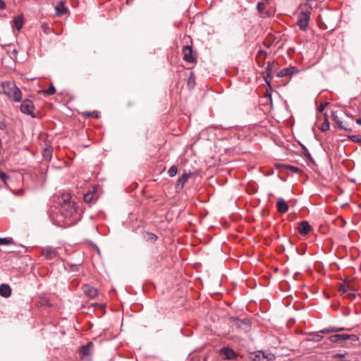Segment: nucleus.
Returning a JSON list of instances; mask_svg holds the SVG:
<instances>
[{
  "mask_svg": "<svg viewBox=\"0 0 361 361\" xmlns=\"http://www.w3.org/2000/svg\"><path fill=\"white\" fill-rule=\"evenodd\" d=\"M61 213L65 217H71L76 213L75 202L72 200L69 192H63L59 201Z\"/></svg>",
  "mask_w": 361,
  "mask_h": 361,
  "instance_id": "1",
  "label": "nucleus"
},
{
  "mask_svg": "<svg viewBox=\"0 0 361 361\" xmlns=\"http://www.w3.org/2000/svg\"><path fill=\"white\" fill-rule=\"evenodd\" d=\"M4 93L15 102H20L22 100V92L13 82L7 83Z\"/></svg>",
  "mask_w": 361,
  "mask_h": 361,
  "instance_id": "2",
  "label": "nucleus"
},
{
  "mask_svg": "<svg viewBox=\"0 0 361 361\" xmlns=\"http://www.w3.org/2000/svg\"><path fill=\"white\" fill-rule=\"evenodd\" d=\"M310 14L311 12L309 10L302 11L299 13L297 24L300 27V30L303 31L307 30L310 20Z\"/></svg>",
  "mask_w": 361,
  "mask_h": 361,
  "instance_id": "3",
  "label": "nucleus"
},
{
  "mask_svg": "<svg viewBox=\"0 0 361 361\" xmlns=\"http://www.w3.org/2000/svg\"><path fill=\"white\" fill-rule=\"evenodd\" d=\"M278 68V63L276 62H269L266 68L264 75V80L268 85H270L271 82L272 75L275 73Z\"/></svg>",
  "mask_w": 361,
  "mask_h": 361,
  "instance_id": "4",
  "label": "nucleus"
},
{
  "mask_svg": "<svg viewBox=\"0 0 361 361\" xmlns=\"http://www.w3.org/2000/svg\"><path fill=\"white\" fill-rule=\"evenodd\" d=\"M34 104L30 99H25L23 101L22 104L20 106V111L23 114H26L27 115H30L32 117L34 116Z\"/></svg>",
  "mask_w": 361,
  "mask_h": 361,
  "instance_id": "5",
  "label": "nucleus"
},
{
  "mask_svg": "<svg viewBox=\"0 0 361 361\" xmlns=\"http://www.w3.org/2000/svg\"><path fill=\"white\" fill-rule=\"evenodd\" d=\"M84 201L87 203H90L94 200L99 198L98 187L97 185L93 186L91 190L85 192L83 195Z\"/></svg>",
  "mask_w": 361,
  "mask_h": 361,
  "instance_id": "6",
  "label": "nucleus"
},
{
  "mask_svg": "<svg viewBox=\"0 0 361 361\" xmlns=\"http://www.w3.org/2000/svg\"><path fill=\"white\" fill-rule=\"evenodd\" d=\"M272 357V355L266 354L263 351H257L250 354V358L253 361H270Z\"/></svg>",
  "mask_w": 361,
  "mask_h": 361,
  "instance_id": "7",
  "label": "nucleus"
},
{
  "mask_svg": "<svg viewBox=\"0 0 361 361\" xmlns=\"http://www.w3.org/2000/svg\"><path fill=\"white\" fill-rule=\"evenodd\" d=\"M42 255L47 259H53L58 256V248H54L50 246L45 247L42 250Z\"/></svg>",
  "mask_w": 361,
  "mask_h": 361,
  "instance_id": "8",
  "label": "nucleus"
},
{
  "mask_svg": "<svg viewBox=\"0 0 361 361\" xmlns=\"http://www.w3.org/2000/svg\"><path fill=\"white\" fill-rule=\"evenodd\" d=\"M182 54L183 60L185 61L193 63L195 61V57L193 56L192 49L191 46H184L183 47Z\"/></svg>",
  "mask_w": 361,
  "mask_h": 361,
  "instance_id": "9",
  "label": "nucleus"
},
{
  "mask_svg": "<svg viewBox=\"0 0 361 361\" xmlns=\"http://www.w3.org/2000/svg\"><path fill=\"white\" fill-rule=\"evenodd\" d=\"M219 353L224 360H233L237 357L236 353L231 348H223Z\"/></svg>",
  "mask_w": 361,
  "mask_h": 361,
  "instance_id": "10",
  "label": "nucleus"
},
{
  "mask_svg": "<svg viewBox=\"0 0 361 361\" xmlns=\"http://www.w3.org/2000/svg\"><path fill=\"white\" fill-rule=\"evenodd\" d=\"M298 73V69L294 66H290L286 68L282 69L277 74L276 76L278 78H283L286 76H291Z\"/></svg>",
  "mask_w": 361,
  "mask_h": 361,
  "instance_id": "11",
  "label": "nucleus"
},
{
  "mask_svg": "<svg viewBox=\"0 0 361 361\" xmlns=\"http://www.w3.org/2000/svg\"><path fill=\"white\" fill-rule=\"evenodd\" d=\"M82 290L84 293L90 298H94L98 293L97 288H94L93 286H91L89 284H85L82 286Z\"/></svg>",
  "mask_w": 361,
  "mask_h": 361,
  "instance_id": "12",
  "label": "nucleus"
},
{
  "mask_svg": "<svg viewBox=\"0 0 361 361\" xmlns=\"http://www.w3.org/2000/svg\"><path fill=\"white\" fill-rule=\"evenodd\" d=\"M312 229V226L307 221H301L298 226V232L302 235H307Z\"/></svg>",
  "mask_w": 361,
  "mask_h": 361,
  "instance_id": "13",
  "label": "nucleus"
},
{
  "mask_svg": "<svg viewBox=\"0 0 361 361\" xmlns=\"http://www.w3.org/2000/svg\"><path fill=\"white\" fill-rule=\"evenodd\" d=\"M276 206L278 212L281 214H284L288 210V205L282 197L278 199Z\"/></svg>",
  "mask_w": 361,
  "mask_h": 361,
  "instance_id": "14",
  "label": "nucleus"
},
{
  "mask_svg": "<svg viewBox=\"0 0 361 361\" xmlns=\"http://www.w3.org/2000/svg\"><path fill=\"white\" fill-rule=\"evenodd\" d=\"M68 9L65 6L63 1H59L55 6V12L57 16H62L66 14Z\"/></svg>",
  "mask_w": 361,
  "mask_h": 361,
  "instance_id": "15",
  "label": "nucleus"
},
{
  "mask_svg": "<svg viewBox=\"0 0 361 361\" xmlns=\"http://www.w3.org/2000/svg\"><path fill=\"white\" fill-rule=\"evenodd\" d=\"M93 345L91 342H89L87 345L81 347L80 350V354L82 357L89 356L91 354Z\"/></svg>",
  "mask_w": 361,
  "mask_h": 361,
  "instance_id": "16",
  "label": "nucleus"
},
{
  "mask_svg": "<svg viewBox=\"0 0 361 361\" xmlns=\"http://www.w3.org/2000/svg\"><path fill=\"white\" fill-rule=\"evenodd\" d=\"M11 295V288L8 284L0 285V295L4 298H8Z\"/></svg>",
  "mask_w": 361,
  "mask_h": 361,
  "instance_id": "17",
  "label": "nucleus"
},
{
  "mask_svg": "<svg viewBox=\"0 0 361 361\" xmlns=\"http://www.w3.org/2000/svg\"><path fill=\"white\" fill-rule=\"evenodd\" d=\"M23 23L24 19L23 16H18L13 20V26L18 31L22 29Z\"/></svg>",
  "mask_w": 361,
  "mask_h": 361,
  "instance_id": "18",
  "label": "nucleus"
},
{
  "mask_svg": "<svg viewBox=\"0 0 361 361\" xmlns=\"http://www.w3.org/2000/svg\"><path fill=\"white\" fill-rule=\"evenodd\" d=\"M267 56V53L265 51L259 50L256 56V60L259 66H262L263 63Z\"/></svg>",
  "mask_w": 361,
  "mask_h": 361,
  "instance_id": "19",
  "label": "nucleus"
},
{
  "mask_svg": "<svg viewBox=\"0 0 361 361\" xmlns=\"http://www.w3.org/2000/svg\"><path fill=\"white\" fill-rule=\"evenodd\" d=\"M339 290L343 294H345V297H348L350 299H353L355 297V295L353 293H348V286L345 283L341 285V286L339 288Z\"/></svg>",
  "mask_w": 361,
  "mask_h": 361,
  "instance_id": "20",
  "label": "nucleus"
},
{
  "mask_svg": "<svg viewBox=\"0 0 361 361\" xmlns=\"http://www.w3.org/2000/svg\"><path fill=\"white\" fill-rule=\"evenodd\" d=\"M343 330H344V328H339V327L333 326V327H329V328L324 329L321 330L319 331V333H322V334H330V333L338 332V331H343Z\"/></svg>",
  "mask_w": 361,
  "mask_h": 361,
  "instance_id": "21",
  "label": "nucleus"
},
{
  "mask_svg": "<svg viewBox=\"0 0 361 361\" xmlns=\"http://www.w3.org/2000/svg\"><path fill=\"white\" fill-rule=\"evenodd\" d=\"M266 4L264 2H259L257 5V10L260 16L263 18L268 16V14L264 11Z\"/></svg>",
  "mask_w": 361,
  "mask_h": 361,
  "instance_id": "22",
  "label": "nucleus"
},
{
  "mask_svg": "<svg viewBox=\"0 0 361 361\" xmlns=\"http://www.w3.org/2000/svg\"><path fill=\"white\" fill-rule=\"evenodd\" d=\"M329 340L331 343H338L341 341H345L343 334H335L329 337Z\"/></svg>",
  "mask_w": 361,
  "mask_h": 361,
  "instance_id": "23",
  "label": "nucleus"
},
{
  "mask_svg": "<svg viewBox=\"0 0 361 361\" xmlns=\"http://www.w3.org/2000/svg\"><path fill=\"white\" fill-rule=\"evenodd\" d=\"M195 173H183L181 176V179L179 180H187L188 179H195L197 177Z\"/></svg>",
  "mask_w": 361,
  "mask_h": 361,
  "instance_id": "24",
  "label": "nucleus"
},
{
  "mask_svg": "<svg viewBox=\"0 0 361 361\" xmlns=\"http://www.w3.org/2000/svg\"><path fill=\"white\" fill-rule=\"evenodd\" d=\"M344 340H351L353 342L358 341L359 338L355 334H343Z\"/></svg>",
  "mask_w": 361,
  "mask_h": 361,
  "instance_id": "25",
  "label": "nucleus"
},
{
  "mask_svg": "<svg viewBox=\"0 0 361 361\" xmlns=\"http://www.w3.org/2000/svg\"><path fill=\"white\" fill-rule=\"evenodd\" d=\"M13 243L11 238H0V245H11Z\"/></svg>",
  "mask_w": 361,
  "mask_h": 361,
  "instance_id": "26",
  "label": "nucleus"
},
{
  "mask_svg": "<svg viewBox=\"0 0 361 361\" xmlns=\"http://www.w3.org/2000/svg\"><path fill=\"white\" fill-rule=\"evenodd\" d=\"M246 190L248 193H255L257 191V188L252 184V182H248L246 185Z\"/></svg>",
  "mask_w": 361,
  "mask_h": 361,
  "instance_id": "27",
  "label": "nucleus"
},
{
  "mask_svg": "<svg viewBox=\"0 0 361 361\" xmlns=\"http://www.w3.org/2000/svg\"><path fill=\"white\" fill-rule=\"evenodd\" d=\"M43 157L47 160L49 161L51 159V150L50 149H45L43 151Z\"/></svg>",
  "mask_w": 361,
  "mask_h": 361,
  "instance_id": "28",
  "label": "nucleus"
},
{
  "mask_svg": "<svg viewBox=\"0 0 361 361\" xmlns=\"http://www.w3.org/2000/svg\"><path fill=\"white\" fill-rule=\"evenodd\" d=\"M82 115L86 118H97V111H85L82 113Z\"/></svg>",
  "mask_w": 361,
  "mask_h": 361,
  "instance_id": "29",
  "label": "nucleus"
},
{
  "mask_svg": "<svg viewBox=\"0 0 361 361\" xmlns=\"http://www.w3.org/2000/svg\"><path fill=\"white\" fill-rule=\"evenodd\" d=\"M329 127H330L329 123L327 118H325V121H324V123L322 124V126L320 127V130L323 132H325L329 129Z\"/></svg>",
  "mask_w": 361,
  "mask_h": 361,
  "instance_id": "30",
  "label": "nucleus"
},
{
  "mask_svg": "<svg viewBox=\"0 0 361 361\" xmlns=\"http://www.w3.org/2000/svg\"><path fill=\"white\" fill-rule=\"evenodd\" d=\"M168 173L170 177H173L177 173V167L175 165H173L169 170L168 171Z\"/></svg>",
  "mask_w": 361,
  "mask_h": 361,
  "instance_id": "31",
  "label": "nucleus"
},
{
  "mask_svg": "<svg viewBox=\"0 0 361 361\" xmlns=\"http://www.w3.org/2000/svg\"><path fill=\"white\" fill-rule=\"evenodd\" d=\"M319 334L320 333L319 332L317 334H314L312 336V338H310L309 340L314 342L320 341L322 339L323 336H321Z\"/></svg>",
  "mask_w": 361,
  "mask_h": 361,
  "instance_id": "32",
  "label": "nucleus"
},
{
  "mask_svg": "<svg viewBox=\"0 0 361 361\" xmlns=\"http://www.w3.org/2000/svg\"><path fill=\"white\" fill-rule=\"evenodd\" d=\"M348 137L350 140H351L352 141H353L355 142H358V143L361 142V136H360V135H353L348 136Z\"/></svg>",
  "mask_w": 361,
  "mask_h": 361,
  "instance_id": "33",
  "label": "nucleus"
},
{
  "mask_svg": "<svg viewBox=\"0 0 361 361\" xmlns=\"http://www.w3.org/2000/svg\"><path fill=\"white\" fill-rule=\"evenodd\" d=\"M44 92L49 95H53L56 92L55 87L51 85L50 87L44 91Z\"/></svg>",
  "mask_w": 361,
  "mask_h": 361,
  "instance_id": "34",
  "label": "nucleus"
},
{
  "mask_svg": "<svg viewBox=\"0 0 361 361\" xmlns=\"http://www.w3.org/2000/svg\"><path fill=\"white\" fill-rule=\"evenodd\" d=\"M67 267H69V269L71 271H78L79 269V267L77 264H67Z\"/></svg>",
  "mask_w": 361,
  "mask_h": 361,
  "instance_id": "35",
  "label": "nucleus"
},
{
  "mask_svg": "<svg viewBox=\"0 0 361 361\" xmlns=\"http://www.w3.org/2000/svg\"><path fill=\"white\" fill-rule=\"evenodd\" d=\"M302 152L303 154H305V156L310 159H312V157H311V155H310V153L309 152L308 149L305 147H302Z\"/></svg>",
  "mask_w": 361,
  "mask_h": 361,
  "instance_id": "36",
  "label": "nucleus"
},
{
  "mask_svg": "<svg viewBox=\"0 0 361 361\" xmlns=\"http://www.w3.org/2000/svg\"><path fill=\"white\" fill-rule=\"evenodd\" d=\"M184 183L185 182H177L176 183V192L180 190L181 189H183V185H184Z\"/></svg>",
  "mask_w": 361,
  "mask_h": 361,
  "instance_id": "37",
  "label": "nucleus"
},
{
  "mask_svg": "<svg viewBox=\"0 0 361 361\" xmlns=\"http://www.w3.org/2000/svg\"><path fill=\"white\" fill-rule=\"evenodd\" d=\"M338 127L341 129H344L345 130H347V131H350V129L348 128L343 123L342 121H336Z\"/></svg>",
  "mask_w": 361,
  "mask_h": 361,
  "instance_id": "38",
  "label": "nucleus"
},
{
  "mask_svg": "<svg viewBox=\"0 0 361 361\" xmlns=\"http://www.w3.org/2000/svg\"><path fill=\"white\" fill-rule=\"evenodd\" d=\"M147 235L148 237V240H149L154 241L157 238V235L153 233H147Z\"/></svg>",
  "mask_w": 361,
  "mask_h": 361,
  "instance_id": "39",
  "label": "nucleus"
},
{
  "mask_svg": "<svg viewBox=\"0 0 361 361\" xmlns=\"http://www.w3.org/2000/svg\"><path fill=\"white\" fill-rule=\"evenodd\" d=\"M9 178V176L4 172L0 171V179L2 180H6Z\"/></svg>",
  "mask_w": 361,
  "mask_h": 361,
  "instance_id": "40",
  "label": "nucleus"
},
{
  "mask_svg": "<svg viewBox=\"0 0 361 361\" xmlns=\"http://www.w3.org/2000/svg\"><path fill=\"white\" fill-rule=\"evenodd\" d=\"M345 357V354H342V353H336V354H334L332 355V357L336 359V358H343Z\"/></svg>",
  "mask_w": 361,
  "mask_h": 361,
  "instance_id": "41",
  "label": "nucleus"
},
{
  "mask_svg": "<svg viewBox=\"0 0 361 361\" xmlns=\"http://www.w3.org/2000/svg\"><path fill=\"white\" fill-rule=\"evenodd\" d=\"M6 7V4L4 0H0V9H4Z\"/></svg>",
  "mask_w": 361,
  "mask_h": 361,
  "instance_id": "42",
  "label": "nucleus"
},
{
  "mask_svg": "<svg viewBox=\"0 0 361 361\" xmlns=\"http://www.w3.org/2000/svg\"><path fill=\"white\" fill-rule=\"evenodd\" d=\"M355 122H356V123H357V124H358V125H360V126H361V118H357V119L355 120Z\"/></svg>",
  "mask_w": 361,
  "mask_h": 361,
  "instance_id": "43",
  "label": "nucleus"
},
{
  "mask_svg": "<svg viewBox=\"0 0 361 361\" xmlns=\"http://www.w3.org/2000/svg\"><path fill=\"white\" fill-rule=\"evenodd\" d=\"M324 105H321V106H319V110L320 111H322L324 110Z\"/></svg>",
  "mask_w": 361,
  "mask_h": 361,
  "instance_id": "44",
  "label": "nucleus"
},
{
  "mask_svg": "<svg viewBox=\"0 0 361 361\" xmlns=\"http://www.w3.org/2000/svg\"><path fill=\"white\" fill-rule=\"evenodd\" d=\"M23 193V190H18V195H22Z\"/></svg>",
  "mask_w": 361,
  "mask_h": 361,
  "instance_id": "45",
  "label": "nucleus"
}]
</instances>
